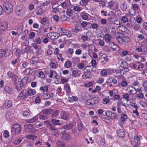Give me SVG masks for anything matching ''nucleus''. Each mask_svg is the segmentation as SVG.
Masks as SVG:
<instances>
[{"instance_id": "nucleus-27", "label": "nucleus", "mask_w": 147, "mask_h": 147, "mask_svg": "<svg viewBox=\"0 0 147 147\" xmlns=\"http://www.w3.org/2000/svg\"><path fill=\"white\" fill-rule=\"evenodd\" d=\"M72 32H80L82 31L81 27L79 26H76L75 28L72 30Z\"/></svg>"}, {"instance_id": "nucleus-11", "label": "nucleus", "mask_w": 147, "mask_h": 147, "mask_svg": "<svg viewBox=\"0 0 147 147\" xmlns=\"http://www.w3.org/2000/svg\"><path fill=\"white\" fill-rule=\"evenodd\" d=\"M105 113L106 115L111 119H115L117 118V115L115 113L110 111H106Z\"/></svg>"}, {"instance_id": "nucleus-8", "label": "nucleus", "mask_w": 147, "mask_h": 147, "mask_svg": "<svg viewBox=\"0 0 147 147\" xmlns=\"http://www.w3.org/2000/svg\"><path fill=\"white\" fill-rule=\"evenodd\" d=\"M108 6L110 9L113 10L118 9L119 7L118 4L115 3L113 1H111L108 3Z\"/></svg>"}, {"instance_id": "nucleus-28", "label": "nucleus", "mask_w": 147, "mask_h": 147, "mask_svg": "<svg viewBox=\"0 0 147 147\" xmlns=\"http://www.w3.org/2000/svg\"><path fill=\"white\" fill-rule=\"evenodd\" d=\"M40 23L43 25H48L49 21L46 17L43 18L41 20Z\"/></svg>"}, {"instance_id": "nucleus-16", "label": "nucleus", "mask_w": 147, "mask_h": 147, "mask_svg": "<svg viewBox=\"0 0 147 147\" xmlns=\"http://www.w3.org/2000/svg\"><path fill=\"white\" fill-rule=\"evenodd\" d=\"M61 118L65 120L68 119L69 116V113L65 111H61Z\"/></svg>"}, {"instance_id": "nucleus-3", "label": "nucleus", "mask_w": 147, "mask_h": 147, "mask_svg": "<svg viewBox=\"0 0 147 147\" xmlns=\"http://www.w3.org/2000/svg\"><path fill=\"white\" fill-rule=\"evenodd\" d=\"M21 130V125L18 124H16L13 125L11 129L12 134L13 135H16L20 133Z\"/></svg>"}, {"instance_id": "nucleus-62", "label": "nucleus", "mask_w": 147, "mask_h": 147, "mask_svg": "<svg viewBox=\"0 0 147 147\" xmlns=\"http://www.w3.org/2000/svg\"><path fill=\"white\" fill-rule=\"evenodd\" d=\"M50 67L53 69H56L57 67V65L54 62H52L50 63Z\"/></svg>"}, {"instance_id": "nucleus-15", "label": "nucleus", "mask_w": 147, "mask_h": 147, "mask_svg": "<svg viewBox=\"0 0 147 147\" xmlns=\"http://www.w3.org/2000/svg\"><path fill=\"white\" fill-rule=\"evenodd\" d=\"M119 39L123 42H129L131 40L129 36L125 35L120 36Z\"/></svg>"}, {"instance_id": "nucleus-12", "label": "nucleus", "mask_w": 147, "mask_h": 147, "mask_svg": "<svg viewBox=\"0 0 147 147\" xmlns=\"http://www.w3.org/2000/svg\"><path fill=\"white\" fill-rule=\"evenodd\" d=\"M48 37L51 39H54L57 38L59 36L58 33L55 32H51L47 34Z\"/></svg>"}, {"instance_id": "nucleus-50", "label": "nucleus", "mask_w": 147, "mask_h": 147, "mask_svg": "<svg viewBox=\"0 0 147 147\" xmlns=\"http://www.w3.org/2000/svg\"><path fill=\"white\" fill-rule=\"evenodd\" d=\"M62 89L61 87H58L57 90V93L59 96H62L64 94L63 92H61Z\"/></svg>"}, {"instance_id": "nucleus-46", "label": "nucleus", "mask_w": 147, "mask_h": 147, "mask_svg": "<svg viewBox=\"0 0 147 147\" xmlns=\"http://www.w3.org/2000/svg\"><path fill=\"white\" fill-rule=\"evenodd\" d=\"M129 70V69L128 68L124 67L120 70V73L121 75H123L128 72Z\"/></svg>"}, {"instance_id": "nucleus-22", "label": "nucleus", "mask_w": 147, "mask_h": 147, "mask_svg": "<svg viewBox=\"0 0 147 147\" xmlns=\"http://www.w3.org/2000/svg\"><path fill=\"white\" fill-rule=\"evenodd\" d=\"M64 90L65 91L67 95H68L71 92V88L68 84H65L64 85Z\"/></svg>"}, {"instance_id": "nucleus-33", "label": "nucleus", "mask_w": 147, "mask_h": 147, "mask_svg": "<svg viewBox=\"0 0 147 147\" xmlns=\"http://www.w3.org/2000/svg\"><path fill=\"white\" fill-rule=\"evenodd\" d=\"M71 60L73 63L76 64L80 61V58L77 57H74L71 59Z\"/></svg>"}, {"instance_id": "nucleus-4", "label": "nucleus", "mask_w": 147, "mask_h": 147, "mask_svg": "<svg viewBox=\"0 0 147 147\" xmlns=\"http://www.w3.org/2000/svg\"><path fill=\"white\" fill-rule=\"evenodd\" d=\"M144 64L139 61H136L133 65V67L135 69L138 71H141L144 67Z\"/></svg>"}, {"instance_id": "nucleus-47", "label": "nucleus", "mask_w": 147, "mask_h": 147, "mask_svg": "<svg viewBox=\"0 0 147 147\" xmlns=\"http://www.w3.org/2000/svg\"><path fill=\"white\" fill-rule=\"evenodd\" d=\"M24 127L26 129H27L30 130L33 129L34 128L33 126L31 124H29L25 125Z\"/></svg>"}, {"instance_id": "nucleus-63", "label": "nucleus", "mask_w": 147, "mask_h": 147, "mask_svg": "<svg viewBox=\"0 0 147 147\" xmlns=\"http://www.w3.org/2000/svg\"><path fill=\"white\" fill-rule=\"evenodd\" d=\"M29 115V113L27 111H24L23 113V116L25 117L28 118Z\"/></svg>"}, {"instance_id": "nucleus-37", "label": "nucleus", "mask_w": 147, "mask_h": 147, "mask_svg": "<svg viewBox=\"0 0 147 147\" xmlns=\"http://www.w3.org/2000/svg\"><path fill=\"white\" fill-rule=\"evenodd\" d=\"M56 144L58 147H65V143L63 142L58 140Z\"/></svg>"}, {"instance_id": "nucleus-19", "label": "nucleus", "mask_w": 147, "mask_h": 147, "mask_svg": "<svg viewBox=\"0 0 147 147\" xmlns=\"http://www.w3.org/2000/svg\"><path fill=\"white\" fill-rule=\"evenodd\" d=\"M8 24L6 22H3L0 27V30L1 31H4L6 30L8 27Z\"/></svg>"}, {"instance_id": "nucleus-6", "label": "nucleus", "mask_w": 147, "mask_h": 147, "mask_svg": "<svg viewBox=\"0 0 147 147\" xmlns=\"http://www.w3.org/2000/svg\"><path fill=\"white\" fill-rule=\"evenodd\" d=\"M5 7V12L7 14H9L11 13L13 11V6L12 5L9 3H6L4 5Z\"/></svg>"}, {"instance_id": "nucleus-51", "label": "nucleus", "mask_w": 147, "mask_h": 147, "mask_svg": "<svg viewBox=\"0 0 147 147\" xmlns=\"http://www.w3.org/2000/svg\"><path fill=\"white\" fill-rule=\"evenodd\" d=\"M140 26L138 24H135L133 26V29L135 31H138L140 30Z\"/></svg>"}, {"instance_id": "nucleus-52", "label": "nucleus", "mask_w": 147, "mask_h": 147, "mask_svg": "<svg viewBox=\"0 0 147 147\" xmlns=\"http://www.w3.org/2000/svg\"><path fill=\"white\" fill-rule=\"evenodd\" d=\"M120 7L121 9L123 11H125L127 9V5L126 4L124 3H121L120 5Z\"/></svg>"}, {"instance_id": "nucleus-64", "label": "nucleus", "mask_w": 147, "mask_h": 147, "mask_svg": "<svg viewBox=\"0 0 147 147\" xmlns=\"http://www.w3.org/2000/svg\"><path fill=\"white\" fill-rule=\"evenodd\" d=\"M128 85V83L126 81H123L121 83V85L123 87H126Z\"/></svg>"}, {"instance_id": "nucleus-34", "label": "nucleus", "mask_w": 147, "mask_h": 147, "mask_svg": "<svg viewBox=\"0 0 147 147\" xmlns=\"http://www.w3.org/2000/svg\"><path fill=\"white\" fill-rule=\"evenodd\" d=\"M117 132L118 136L120 137H123L124 136V132L122 129H120L117 130Z\"/></svg>"}, {"instance_id": "nucleus-44", "label": "nucleus", "mask_w": 147, "mask_h": 147, "mask_svg": "<svg viewBox=\"0 0 147 147\" xmlns=\"http://www.w3.org/2000/svg\"><path fill=\"white\" fill-rule=\"evenodd\" d=\"M4 90L6 92L9 94H11L13 92L12 89L8 86L5 87L4 88Z\"/></svg>"}, {"instance_id": "nucleus-9", "label": "nucleus", "mask_w": 147, "mask_h": 147, "mask_svg": "<svg viewBox=\"0 0 147 147\" xmlns=\"http://www.w3.org/2000/svg\"><path fill=\"white\" fill-rule=\"evenodd\" d=\"M125 91L129 92V94L134 95L136 94V90L135 88L132 86H129L125 89Z\"/></svg>"}, {"instance_id": "nucleus-54", "label": "nucleus", "mask_w": 147, "mask_h": 147, "mask_svg": "<svg viewBox=\"0 0 147 147\" xmlns=\"http://www.w3.org/2000/svg\"><path fill=\"white\" fill-rule=\"evenodd\" d=\"M23 139L22 137H20L17 139L14 142V143L15 144L17 145L19 144L22 141Z\"/></svg>"}, {"instance_id": "nucleus-39", "label": "nucleus", "mask_w": 147, "mask_h": 147, "mask_svg": "<svg viewBox=\"0 0 147 147\" xmlns=\"http://www.w3.org/2000/svg\"><path fill=\"white\" fill-rule=\"evenodd\" d=\"M78 100V98L77 96H72L71 97H69L68 98V101L69 102H71L74 101H76Z\"/></svg>"}, {"instance_id": "nucleus-49", "label": "nucleus", "mask_w": 147, "mask_h": 147, "mask_svg": "<svg viewBox=\"0 0 147 147\" xmlns=\"http://www.w3.org/2000/svg\"><path fill=\"white\" fill-rule=\"evenodd\" d=\"M73 9L75 11L79 12L82 10V8L80 6H75L73 7Z\"/></svg>"}, {"instance_id": "nucleus-7", "label": "nucleus", "mask_w": 147, "mask_h": 147, "mask_svg": "<svg viewBox=\"0 0 147 147\" xmlns=\"http://www.w3.org/2000/svg\"><path fill=\"white\" fill-rule=\"evenodd\" d=\"M142 139L141 136H135L133 140L131 141V143L132 144H135L139 146L140 144V140Z\"/></svg>"}, {"instance_id": "nucleus-48", "label": "nucleus", "mask_w": 147, "mask_h": 147, "mask_svg": "<svg viewBox=\"0 0 147 147\" xmlns=\"http://www.w3.org/2000/svg\"><path fill=\"white\" fill-rule=\"evenodd\" d=\"M129 105L135 109H138L136 104L135 102L130 101L129 103Z\"/></svg>"}, {"instance_id": "nucleus-30", "label": "nucleus", "mask_w": 147, "mask_h": 147, "mask_svg": "<svg viewBox=\"0 0 147 147\" xmlns=\"http://www.w3.org/2000/svg\"><path fill=\"white\" fill-rule=\"evenodd\" d=\"M37 136L35 135L32 134H29L26 136V138L27 139L30 140H34L36 139Z\"/></svg>"}, {"instance_id": "nucleus-55", "label": "nucleus", "mask_w": 147, "mask_h": 147, "mask_svg": "<svg viewBox=\"0 0 147 147\" xmlns=\"http://www.w3.org/2000/svg\"><path fill=\"white\" fill-rule=\"evenodd\" d=\"M114 23L117 25H121L122 24V22L120 19H117L115 20Z\"/></svg>"}, {"instance_id": "nucleus-24", "label": "nucleus", "mask_w": 147, "mask_h": 147, "mask_svg": "<svg viewBox=\"0 0 147 147\" xmlns=\"http://www.w3.org/2000/svg\"><path fill=\"white\" fill-rule=\"evenodd\" d=\"M118 30L120 32H127L128 30L125 26H121L118 27Z\"/></svg>"}, {"instance_id": "nucleus-60", "label": "nucleus", "mask_w": 147, "mask_h": 147, "mask_svg": "<svg viewBox=\"0 0 147 147\" xmlns=\"http://www.w3.org/2000/svg\"><path fill=\"white\" fill-rule=\"evenodd\" d=\"M7 76L10 78H12L14 76V74L11 71H9L7 73Z\"/></svg>"}, {"instance_id": "nucleus-32", "label": "nucleus", "mask_w": 147, "mask_h": 147, "mask_svg": "<svg viewBox=\"0 0 147 147\" xmlns=\"http://www.w3.org/2000/svg\"><path fill=\"white\" fill-rule=\"evenodd\" d=\"M71 65L72 63L69 60H67L64 64V67L67 68H70L71 66Z\"/></svg>"}, {"instance_id": "nucleus-5", "label": "nucleus", "mask_w": 147, "mask_h": 147, "mask_svg": "<svg viewBox=\"0 0 147 147\" xmlns=\"http://www.w3.org/2000/svg\"><path fill=\"white\" fill-rule=\"evenodd\" d=\"M28 97V93L27 90H23L20 92L17 97V98L19 100H24L26 99Z\"/></svg>"}, {"instance_id": "nucleus-17", "label": "nucleus", "mask_w": 147, "mask_h": 147, "mask_svg": "<svg viewBox=\"0 0 147 147\" xmlns=\"http://www.w3.org/2000/svg\"><path fill=\"white\" fill-rule=\"evenodd\" d=\"M132 7L133 8V9L132 10V11L133 12H131V11H129V13L131 15L134 16L135 15V10H137L139 8L138 5L137 4H132Z\"/></svg>"}, {"instance_id": "nucleus-40", "label": "nucleus", "mask_w": 147, "mask_h": 147, "mask_svg": "<svg viewBox=\"0 0 147 147\" xmlns=\"http://www.w3.org/2000/svg\"><path fill=\"white\" fill-rule=\"evenodd\" d=\"M52 123L55 125H61L62 124L60 123V121L59 120L53 119L51 120Z\"/></svg>"}, {"instance_id": "nucleus-61", "label": "nucleus", "mask_w": 147, "mask_h": 147, "mask_svg": "<svg viewBox=\"0 0 147 147\" xmlns=\"http://www.w3.org/2000/svg\"><path fill=\"white\" fill-rule=\"evenodd\" d=\"M34 144L35 146H37L38 147H41L40 146L43 145V143L42 141L40 140L37 142L35 143Z\"/></svg>"}, {"instance_id": "nucleus-10", "label": "nucleus", "mask_w": 147, "mask_h": 147, "mask_svg": "<svg viewBox=\"0 0 147 147\" xmlns=\"http://www.w3.org/2000/svg\"><path fill=\"white\" fill-rule=\"evenodd\" d=\"M70 2L69 0H65L63 2L61 3L60 5L65 9H67L70 7Z\"/></svg>"}, {"instance_id": "nucleus-56", "label": "nucleus", "mask_w": 147, "mask_h": 147, "mask_svg": "<svg viewBox=\"0 0 147 147\" xmlns=\"http://www.w3.org/2000/svg\"><path fill=\"white\" fill-rule=\"evenodd\" d=\"M38 76L39 78L43 79L45 78V75L43 71H40L38 72Z\"/></svg>"}, {"instance_id": "nucleus-38", "label": "nucleus", "mask_w": 147, "mask_h": 147, "mask_svg": "<svg viewBox=\"0 0 147 147\" xmlns=\"http://www.w3.org/2000/svg\"><path fill=\"white\" fill-rule=\"evenodd\" d=\"M59 6V5H58V4L55 3L52 5V8H53V12L55 13H57L58 11V8H57V7Z\"/></svg>"}, {"instance_id": "nucleus-21", "label": "nucleus", "mask_w": 147, "mask_h": 147, "mask_svg": "<svg viewBox=\"0 0 147 147\" xmlns=\"http://www.w3.org/2000/svg\"><path fill=\"white\" fill-rule=\"evenodd\" d=\"M27 91L28 93V96L29 95L32 96L36 94V91L34 89L30 88L28 89Z\"/></svg>"}, {"instance_id": "nucleus-35", "label": "nucleus", "mask_w": 147, "mask_h": 147, "mask_svg": "<svg viewBox=\"0 0 147 147\" xmlns=\"http://www.w3.org/2000/svg\"><path fill=\"white\" fill-rule=\"evenodd\" d=\"M33 42L39 45H41L42 43V41L40 38L39 36H36L35 39L33 40Z\"/></svg>"}, {"instance_id": "nucleus-18", "label": "nucleus", "mask_w": 147, "mask_h": 147, "mask_svg": "<svg viewBox=\"0 0 147 147\" xmlns=\"http://www.w3.org/2000/svg\"><path fill=\"white\" fill-rule=\"evenodd\" d=\"M8 51V49L6 48L4 50L3 49H0V57H2L7 56V53Z\"/></svg>"}, {"instance_id": "nucleus-13", "label": "nucleus", "mask_w": 147, "mask_h": 147, "mask_svg": "<svg viewBox=\"0 0 147 147\" xmlns=\"http://www.w3.org/2000/svg\"><path fill=\"white\" fill-rule=\"evenodd\" d=\"M54 94L51 92H48L42 94V98L44 99H48L53 97Z\"/></svg>"}, {"instance_id": "nucleus-58", "label": "nucleus", "mask_w": 147, "mask_h": 147, "mask_svg": "<svg viewBox=\"0 0 147 147\" xmlns=\"http://www.w3.org/2000/svg\"><path fill=\"white\" fill-rule=\"evenodd\" d=\"M105 40L108 41H110L112 38L111 36L109 34H106L105 35Z\"/></svg>"}, {"instance_id": "nucleus-14", "label": "nucleus", "mask_w": 147, "mask_h": 147, "mask_svg": "<svg viewBox=\"0 0 147 147\" xmlns=\"http://www.w3.org/2000/svg\"><path fill=\"white\" fill-rule=\"evenodd\" d=\"M61 133L63 134L62 138L63 140L67 141L70 139L71 136L69 134H67L65 131Z\"/></svg>"}, {"instance_id": "nucleus-45", "label": "nucleus", "mask_w": 147, "mask_h": 147, "mask_svg": "<svg viewBox=\"0 0 147 147\" xmlns=\"http://www.w3.org/2000/svg\"><path fill=\"white\" fill-rule=\"evenodd\" d=\"M127 118V115L124 113H123L121 115V120L122 122H124L126 121Z\"/></svg>"}, {"instance_id": "nucleus-1", "label": "nucleus", "mask_w": 147, "mask_h": 147, "mask_svg": "<svg viewBox=\"0 0 147 147\" xmlns=\"http://www.w3.org/2000/svg\"><path fill=\"white\" fill-rule=\"evenodd\" d=\"M26 13V8L24 5H19L17 6L15 9V13L17 16H22L25 15Z\"/></svg>"}, {"instance_id": "nucleus-43", "label": "nucleus", "mask_w": 147, "mask_h": 147, "mask_svg": "<svg viewBox=\"0 0 147 147\" xmlns=\"http://www.w3.org/2000/svg\"><path fill=\"white\" fill-rule=\"evenodd\" d=\"M73 126L74 125L73 124L71 123H69L67 125H64L63 127V128L66 130H68L71 129Z\"/></svg>"}, {"instance_id": "nucleus-31", "label": "nucleus", "mask_w": 147, "mask_h": 147, "mask_svg": "<svg viewBox=\"0 0 147 147\" xmlns=\"http://www.w3.org/2000/svg\"><path fill=\"white\" fill-rule=\"evenodd\" d=\"M80 16L84 20H87L88 18V16L85 11H84L80 13Z\"/></svg>"}, {"instance_id": "nucleus-25", "label": "nucleus", "mask_w": 147, "mask_h": 147, "mask_svg": "<svg viewBox=\"0 0 147 147\" xmlns=\"http://www.w3.org/2000/svg\"><path fill=\"white\" fill-rule=\"evenodd\" d=\"M39 90L43 93L47 92L48 90V86L47 85L42 86L40 87Z\"/></svg>"}, {"instance_id": "nucleus-42", "label": "nucleus", "mask_w": 147, "mask_h": 147, "mask_svg": "<svg viewBox=\"0 0 147 147\" xmlns=\"http://www.w3.org/2000/svg\"><path fill=\"white\" fill-rule=\"evenodd\" d=\"M44 13V10L42 8H39L36 12V14L38 16H41L43 15Z\"/></svg>"}, {"instance_id": "nucleus-29", "label": "nucleus", "mask_w": 147, "mask_h": 147, "mask_svg": "<svg viewBox=\"0 0 147 147\" xmlns=\"http://www.w3.org/2000/svg\"><path fill=\"white\" fill-rule=\"evenodd\" d=\"M52 110L51 109H44L42 110L41 113L44 115H48L50 114L52 112Z\"/></svg>"}, {"instance_id": "nucleus-20", "label": "nucleus", "mask_w": 147, "mask_h": 147, "mask_svg": "<svg viewBox=\"0 0 147 147\" xmlns=\"http://www.w3.org/2000/svg\"><path fill=\"white\" fill-rule=\"evenodd\" d=\"M81 74V72L80 71L78 70H74L72 72V76L74 77L80 76Z\"/></svg>"}, {"instance_id": "nucleus-57", "label": "nucleus", "mask_w": 147, "mask_h": 147, "mask_svg": "<svg viewBox=\"0 0 147 147\" xmlns=\"http://www.w3.org/2000/svg\"><path fill=\"white\" fill-rule=\"evenodd\" d=\"M90 77V74L89 73L84 74L82 77L83 79L89 78Z\"/></svg>"}, {"instance_id": "nucleus-41", "label": "nucleus", "mask_w": 147, "mask_h": 147, "mask_svg": "<svg viewBox=\"0 0 147 147\" xmlns=\"http://www.w3.org/2000/svg\"><path fill=\"white\" fill-rule=\"evenodd\" d=\"M11 105L12 102L10 100L5 101L4 104L5 107L6 108H9Z\"/></svg>"}, {"instance_id": "nucleus-2", "label": "nucleus", "mask_w": 147, "mask_h": 147, "mask_svg": "<svg viewBox=\"0 0 147 147\" xmlns=\"http://www.w3.org/2000/svg\"><path fill=\"white\" fill-rule=\"evenodd\" d=\"M58 32L59 36H66L67 37H71L72 36V34L70 32L68 31L66 29L63 28H60L58 29Z\"/></svg>"}, {"instance_id": "nucleus-26", "label": "nucleus", "mask_w": 147, "mask_h": 147, "mask_svg": "<svg viewBox=\"0 0 147 147\" xmlns=\"http://www.w3.org/2000/svg\"><path fill=\"white\" fill-rule=\"evenodd\" d=\"M92 105L98 103L100 101V98L95 97L92 98Z\"/></svg>"}, {"instance_id": "nucleus-59", "label": "nucleus", "mask_w": 147, "mask_h": 147, "mask_svg": "<svg viewBox=\"0 0 147 147\" xmlns=\"http://www.w3.org/2000/svg\"><path fill=\"white\" fill-rule=\"evenodd\" d=\"M85 104L88 105H92V98H90L86 100Z\"/></svg>"}, {"instance_id": "nucleus-53", "label": "nucleus", "mask_w": 147, "mask_h": 147, "mask_svg": "<svg viewBox=\"0 0 147 147\" xmlns=\"http://www.w3.org/2000/svg\"><path fill=\"white\" fill-rule=\"evenodd\" d=\"M38 115L37 114V115L31 119H30V121H31V123L35 122L37 121L38 120Z\"/></svg>"}, {"instance_id": "nucleus-36", "label": "nucleus", "mask_w": 147, "mask_h": 147, "mask_svg": "<svg viewBox=\"0 0 147 147\" xmlns=\"http://www.w3.org/2000/svg\"><path fill=\"white\" fill-rule=\"evenodd\" d=\"M102 56L103 57V58L104 59V61H101V63L102 64L106 63L109 61V58L108 56H107L105 54H102Z\"/></svg>"}, {"instance_id": "nucleus-23", "label": "nucleus", "mask_w": 147, "mask_h": 147, "mask_svg": "<svg viewBox=\"0 0 147 147\" xmlns=\"http://www.w3.org/2000/svg\"><path fill=\"white\" fill-rule=\"evenodd\" d=\"M129 16V14H126L125 16L122 17L121 19L122 23H125L128 22V17Z\"/></svg>"}]
</instances>
